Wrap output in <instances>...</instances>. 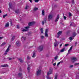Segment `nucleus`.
Instances as JSON below:
<instances>
[{
    "instance_id": "obj_1",
    "label": "nucleus",
    "mask_w": 79,
    "mask_h": 79,
    "mask_svg": "<svg viewBox=\"0 0 79 79\" xmlns=\"http://www.w3.org/2000/svg\"><path fill=\"white\" fill-rule=\"evenodd\" d=\"M52 73H53V70L50 69L49 71L47 73V76L46 77L47 79H52V78L51 77H49V76H48V75H50V74H52Z\"/></svg>"
},
{
    "instance_id": "obj_2",
    "label": "nucleus",
    "mask_w": 79,
    "mask_h": 79,
    "mask_svg": "<svg viewBox=\"0 0 79 79\" xmlns=\"http://www.w3.org/2000/svg\"><path fill=\"white\" fill-rule=\"evenodd\" d=\"M10 47H11V45H9L6 51L5 52L4 55H7V53H8L7 52H9V50H10Z\"/></svg>"
},
{
    "instance_id": "obj_3",
    "label": "nucleus",
    "mask_w": 79,
    "mask_h": 79,
    "mask_svg": "<svg viewBox=\"0 0 79 79\" xmlns=\"http://www.w3.org/2000/svg\"><path fill=\"white\" fill-rule=\"evenodd\" d=\"M38 49L39 50H40V51H42L43 50V49H44V45H41V46H40L38 47Z\"/></svg>"
},
{
    "instance_id": "obj_4",
    "label": "nucleus",
    "mask_w": 79,
    "mask_h": 79,
    "mask_svg": "<svg viewBox=\"0 0 79 79\" xmlns=\"http://www.w3.org/2000/svg\"><path fill=\"white\" fill-rule=\"evenodd\" d=\"M71 60L73 63H74L75 61H76L77 60L76 58L75 57L72 58Z\"/></svg>"
},
{
    "instance_id": "obj_5",
    "label": "nucleus",
    "mask_w": 79,
    "mask_h": 79,
    "mask_svg": "<svg viewBox=\"0 0 79 79\" xmlns=\"http://www.w3.org/2000/svg\"><path fill=\"white\" fill-rule=\"evenodd\" d=\"M47 17H45L43 21H42V25L44 26V23H47Z\"/></svg>"
},
{
    "instance_id": "obj_6",
    "label": "nucleus",
    "mask_w": 79,
    "mask_h": 79,
    "mask_svg": "<svg viewBox=\"0 0 79 79\" xmlns=\"http://www.w3.org/2000/svg\"><path fill=\"white\" fill-rule=\"evenodd\" d=\"M24 28L25 29H23V30L22 31V32H26V31H28V29H29V26L26 27H25Z\"/></svg>"
},
{
    "instance_id": "obj_7",
    "label": "nucleus",
    "mask_w": 79,
    "mask_h": 79,
    "mask_svg": "<svg viewBox=\"0 0 79 79\" xmlns=\"http://www.w3.org/2000/svg\"><path fill=\"white\" fill-rule=\"evenodd\" d=\"M40 74H41V70L39 69L36 71V75L38 76Z\"/></svg>"
},
{
    "instance_id": "obj_8",
    "label": "nucleus",
    "mask_w": 79,
    "mask_h": 79,
    "mask_svg": "<svg viewBox=\"0 0 79 79\" xmlns=\"http://www.w3.org/2000/svg\"><path fill=\"white\" fill-rule=\"evenodd\" d=\"M16 45L17 47H20L21 44L20 43V42H19V41H17L16 43Z\"/></svg>"
},
{
    "instance_id": "obj_9",
    "label": "nucleus",
    "mask_w": 79,
    "mask_h": 79,
    "mask_svg": "<svg viewBox=\"0 0 79 79\" xmlns=\"http://www.w3.org/2000/svg\"><path fill=\"white\" fill-rule=\"evenodd\" d=\"M53 16L52 15L49 14L48 16V19L50 20L52 19V18H53Z\"/></svg>"
},
{
    "instance_id": "obj_10",
    "label": "nucleus",
    "mask_w": 79,
    "mask_h": 79,
    "mask_svg": "<svg viewBox=\"0 0 79 79\" xmlns=\"http://www.w3.org/2000/svg\"><path fill=\"white\" fill-rule=\"evenodd\" d=\"M34 24H35V22H30L28 23V26H33V25H34Z\"/></svg>"
},
{
    "instance_id": "obj_11",
    "label": "nucleus",
    "mask_w": 79,
    "mask_h": 79,
    "mask_svg": "<svg viewBox=\"0 0 79 79\" xmlns=\"http://www.w3.org/2000/svg\"><path fill=\"white\" fill-rule=\"evenodd\" d=\"M59 18H60V15L58 14L57 15V17L56 19V20L55 21V22H57V21H58V20H59Z\"/></svg>"
},
{
    "instance_id": "obj_12",
    "label": "nucleus",
    "mask_w": 79,
    "mask_h": 79,
    "mask_svg": "<svg viewBox=\"0 0 79 79\" xmlns=\"http://www.w3.org/2000/svg\"><path fill=\"white\" fill-rule=\"evenodd\" d=\"M48 29H46L45 31V37H48Z\"/></svg>"
},
{
    "instance_id": "obj_13",
    "label": "nucleus",
    "mask_w": 79,
    "mask_h": 79,
    "mask_svg": "<svg viewBox=\"0 0 79 79\" xmlns=\"http://www.w3.org/2000/svg\"><path fill=\"white\" fill-rule=\"evenodd\" d=\"M61 34H62V31H59L57 33L58 36L57 37V38H59L60 37V35H61Z\"/></svg>"
},
{
    "instance_id": "obj_14",
    "label": "nucleus",
    "mask_w": 79,
    "mask_h": 79,
    "mask_svg": "<svg viewBox=\"0 0 79 79\" xmlns=\"http://www.w3.org/2000/svg\"><path fill=\"white\" fill-rule=\"evenodd\" d=\"M0 66H1V67H3V68H6V67H8V65H7V64H3V65H2Z\"/></svg>"
},
{
    "instance_id": "obj_15",
    "label": "nucleus",
    "mask_w": 79,
    "mask_h": 79,
    "mask_svg": "<svg viewBox=\"0 0 79 79\" xmlns=\"http://www.w3.org/2000/svg\"><path fill=\"white\" fill-rule=\"evenodd\" d=\"M21 39L22 40H25L26 39V37L23 36L22 38H21Z\"/></svg>"
},
{
    "instance_id": "obj_16",
    "label": "nucleus",
    "mask_w": 79,
    "mask_h": 79,
    "mask_svg": "<svg viewBox=\"0 0 79 79\" xmlns=\"http://www.w3.org/2000/svg\"><path fill=\"white\" fill-rule=\"evenodd\" d=\"M64 51H65V48H64L60 51V52L63 53V52H64Z\"/></svg>"
},
{
    "instance_id": "obj_17",
    "label": "nucleus",
    "mask_w": 79,
    "mask_h": 79,
    "mask_svg": "<svg viewBox=\"0 0 79 79\" xmlns=\"http://www.w3.org/2000/svg\"><path fill=\"white\" fill-rule=\"evenodd\" d=\"M22 75H23V73H19L18 74V76H19V77H21Z\"/></svg>"
},
{
    "instance_id": "obj_18",
    "label": "nucleus",
    "mask_w": 79,
    "mask_h": 79,
    "mask_svg": "<svg viewBox=\"0 0 79 79\" xmlns=\"http://www.w3.org/2000/svg\"><path fill=\"white\" fill-rule=\"evenodd\" d=\"M9 5L10 8V9H12V6L11 3L10 2L9 3Z\"/></svg>"
},
{
    "instance_id": "obj_19",
    "label": "nucleus",
    "mask_w": 79,
    "mask_h": 79,
    "mask_svg": "<svg viewBox=\"0 0 79 79\" xmlns=\"http://www.w3.org/2000/svg\"><path fill=\"white\" fill-rule=\"evenodd\" d=\"M76 33L75 32L73 33L72 37H73V39H74V37H75V36H76Z\"/></svg>"
},
{
    "instance_id": "obj_20",
    "label": "nucleus",
    "mask_w": 79,
    "mask_h": 79,
    "mask_svg": "<svg viewBox=\"0 0 79 79\" xmlns=\"http://www.w3.org/2000/svg\"><path fill=\"white\" fill-rule=\"evenodd\" d=\"M70 26H73V27H75V24H74V23H71Z\"/></svg>"
},
{
    "instance_id": "obj_21",
    "label": "nucleus",
    "mask_w": 79,
    "mask_h": 79,
    "mask_svg": "<svg viewBox=\"0 0 79 79\" xmlns=\"http://www.w3.org/2000/svg\"><path fill=\"white\" fill-rule=\"evenodd\" d=\"M19 60L20 63H23V62H24L23 60H22L21 59H19Z\"/></svg>"
},
{
    "instance_id": "obj_22",
    "label": "nucleus",
    "mask_w": 79,
    "mask_h": 79,
    "mask_svg": "<svg viewBox=\"0 0 79 79\" xmlns=\"http://www.w3.org/2000/svg\"><path fill=\"white\" fill-rule=\"evenodd\" d=\"M42 15L43 16L45 15V11L44 10H42Z\"/></svg>"
},
{
    "instance_id": "obj_23",
    "label": "nucleus",
    "mask_w": 79,
    "mask_h": 79,
    "mask_svg": "<svg viewBox=\"0 0 79 79\" xmlns=\"http://www.w3.org/2000/svg\"><path fill=\"white\" fill-rule=\"evenodd\" d=\"M15 36H13L12 37V38L11 39V41H13V40H15Z\"/></svg>"
},
{
    "instance_id": "obj_24",
    "label": "nucleus",
    "mask_w": 79,
    "mask_h": 79,
    "mask_svg": "<svg viewBox=\"0 0 79 79\" xmlns=\"http://www.w3.org/2000/svg\"><path fill=\"white\" fill-rule=\"evenodd\" d=\"M8 26H9V23H7L6 24L5 27H8Z\"/></svg>"
},
{
    "instance_id": "obj_25",
    "label": "nucleus",
    "mask_w": 79,
    "mask_h": 79,
    "mask_svg": "<svg viewBox=\"0 0 79 79\" xmlns=\"http://www.w3.org/2000/svg\"><path fill=\"white\" fill-rule=\"evenodd\" d=\"M38 10V8L35 7V8H34L33 10V11H37V10Z\"/></svg>"
},
{
    "instance_id": "obj_26",
    "label": "nucleus",
    "mask_w": 79,
    "mask_h": 79,
    "mask_svg": "<svg viewBox=\"0 0 79 79\" xmlns=\"http://www.w3.org/2000/svg\"><path fill=\"white\" fill-rule=\"evenodd\" d=\"M35 56V52H34L33 54V56H32V57L33 58H34Z\"/></svg>"
},
{
    "instance_id": "obj_27",
    "label": "nucleus",
    "mask_w": 79,
    "mask_h": 79,
    "mask_svg": "<svg viewBox=\"0 0 79 79\" xmlns=\"http://www.w3.org/2000/svg\"><path fill=\"white\" fill-rule=\"evenodd\" d=\"M58 43H54V46L55 47H56V46H58Z\"/></svg>"
},
{
    "instance_id": "obj_28",
    "label": "nucleus",
    "mask_w": 79,
    "mask_h": 79,
    "mask_svg": "<svg viewBox=\"0 0 79 79\" xmlns=\"http://www.w3.org/2000/svg\"><path fill=\"white\" fill-rule=\"evenodd\" d=\"M73 37H74L73 36L71 37H70L69 38V39L70 40H73Z\"/></svg>"
},
{
    "instance_id": "obj_29",
    "label": "nucleus",
    "mask_w": 79,
    "mask_h": 79,
    "mask_svg": "<svg viewBox=\"0 0 79 79\" xmlns=\"http://www.w3.org/2000/svg\"><path fill=\"white\" fill-rule=\"evenodd\" d=\"M72 49H73V46H71V48L69 50L68 52H70V51L72 50Z\"/></svg>"
},
{
    "instance_id": "obj_30",
    "label": "nucleus",
    "mask_w": 79,
    "mask_h": 79,
    "mask_svg": "<svg viewBox=\"0 0 79 79\" xmlns=\"http://www.w3.org/2000/svg\"><path fill=\"white\" fill-rule=\"evenodd\" d=\"M30 69H31L30 68V67H28L27 68V70L28 71V73H29V71H30Z\"/></svg>"
},
{
    "instance_id": "obj_31",
    "label": "nucleus",
    "mask_w": 79,
    "mask_h": 79,
    "mask_svg": "<svg viewBox=\"0 0 79 79\" xmlns=\"http://www.w3.org/2000/svg\"><path fill=\"white\" fill-rule=\"evenodd\" d=\"M29 6L27 5H26L25 8V10H27V8H29Z\"/></svg>"
},
{
    "instance_id": "obj_32",
    "label": "nucleus",
    "mask_w": 79,
    "mask_h": 79,
    "mask_svg": "<svg viewBox=\"0 0 79 79\" xmlns=\"http://www.w3.org/2000/svg\"><path fill=\"white\" fill-rule=\"evenodd\" d=\"M6 44V43L4 42L1 44V46H3L4 45H5Z\"/></svg>"
},
{
    "instance_id": "obj_33",
    "label": "nucleus",
    "mask_w": 79,
    "mask_h": 79,
    "mask_svg": "<svg viewBox=\"0 0 79 79\" xmlns=\"http://www.w3.org/2000/svg\"><path fill=\"white\" fill-rule=\"evenodd\" d=\"M58 58V56H56L55 58L54 59L55 60H57V58Z\"/></svg>"
},
{
    "instance_id": "obj_34",
    "label": "nucleus",
    "mask_w": 79,
    "mask_h": 79,
    "mask_svg": "<svg viewBox=\"0 0 79 79\" xmlns=\"http://www.w3.org/2000/svg\"><path fill=\"white\" fill-rule=\"evenodd\" d=\"M40 31H41V34H43V28H41Z\"/></svg>"
},
{
    "instance_id": "obj_35",
    "label": "nucleus",
    "mask_w": 79,
    "mask_h": 79,
    "mask_svg": "<svg viewBox=\"0 0 79 79\" xmlns=\"http://www.w3.org/2000/svg\"><path fill=\"white\" fill-rule=\"evenodd\" d=\"M74 8H75V9H76V13H77V12H78V11L77 9V8H76V7H74Z\"/></svg>"
},
{
    "instance_id": "obj_36",
    "label": "nucleus",
    "mask_w": 79,
    "mask_h": 79,
    "mask_svg": "<svg viewBox=\"0 0 79 79\" xmlns=\"http://www.w3.org/2000/svg\"><path fill=\"white\" fill-rule=\"evenodd\" d=\"M55 79H57V77H58V75H57V74H56L55 75Z\"/></svg>"
},
{
    "instance_id": "obj_37",
    "label": "nucleus",
    "mask_w": 79,
    "mask_h": 79,
    "mask_svg": "<svg viewBox=\"0 0 79 79\" xmlns=\"http://www.w3.org/2000/svg\"><path fill=\"white\" fill-rule=\"evenodd\" d=\"M10 25L11 26H13V24H12V23H13V22H12V20H10Z\"/></svg>"
},
{
    "instance_id": "obj_38",
    "label": "nucleus",
    "mask_w": 79,
    "mask_h": 79,
    "mask_svg": "<svg viewBox=\"0 0 79 79\" xmlns=\"http://www.w3.org/2000/svg\"><path fill=\"white\" fill-rule=\"evenodd\" d=\"M6 16H7V14L4 15H3V18H5V17H6Z\"/></svg>"
},
{
    "instance_id": "obj_39",
    "label": "nucleus",
    "mask_w": 79,
    "mask_h": 79,
    "mask_svg": "<svg viewBox=\"0 0 79 79\" xmlns=\"http://www.w3.org/2000/svg\"><path fill=\"white\" fill-rule=\"evenodd\" d=\"M19 72H21V71H22V69H21L20 68H19Z\"/></svg>"
},
{
    "instance_id": "obj_40",
    "label": "nucleus",
    "mask_w": 79,
    "mask_h": 79,
    "mask_svg": "<svg viewBox=\"0 0 79 79\" xmlns=\"http://www.w3.org/2000/svg\"><path fill=\"white\" fill-rule=\"evenodd\" d=\"M69 16H72V14H71V13H69Z\"/></svg>"
},
{
    "instance_id": "obj_41",
    "label": "nucleus",
    "mask_w": 79,
    "mask_h": 79,
    "mask_svg": "<svg viewBox=\"0 0 79 79\" xmlns=\"http://www.w3.org/2000/svg\"><path fill=\"white\" fill-rule=\"evenodd\" d=\"M63 16H64V20H66V16H64V15H63Z\"/></svg>"
},
{
    "instance_id": "obj_42",
    "label": "nucleus",
    "mask_w": 79,
    "mask_h": 79,
    "mask_svg": "<svg viewBox=\"0 0 79 79\" xmlns=\"http://www.w3.org/2000/svg\"><path fill=\"white\" fill-rule=\"evenodd\" d=\"M79 64V63H75V66H77V65H78Z\"/></svg>"
},
{
    "instance_id": "obj_43",
    "label": "nucleus",
    "mask_w": 79,
    "mask_h": 79,
    "mask_svg": "<svg viewBox=\"0 0 79 79\" xmlns=\"http://www.w3.org/2000/svg\"><path fill=\"white\" fill-rule=\"evenodd\" d=\"M15 13H19V11L18 10H16Z\"/></svg>"
},
{
    "instance_id": "obj_44",
    "label": "nucleus",
    "mask_w": 79,
    "mask_h": 79,
    "mask_svg": "<svg viewBox=\"0 0 79 79\" xmlns=\"http://www.w3.org/2000/svg\"><path fill=\"white\" fill-rule=\"evenodd\" d=\"M30 59V57H29V56H27V59L28 60H29Z\"/></svg>"
},
{
    "instance_id": "obj_45",
    "label": "nucleus",
    "mask_w": 79,
    "mask_h": 79,
    "mask_svg": "<svg viewBox=\"0 0 79 79\" xmlns=\"http://www.w3.org/2000/svg\"><path fill=\"white\" fill-rule=\"evenodd\" d=\"M68 45H69V44H65V47H67V46H68Z\"/></svg>"
},
{
    "instance_id": "obj_46",
    "label": "nucleus",
    "mask_w": 79,
    "mask_h": 79,
    "mask_svg": "<svg viewBox=\"0 0 79 79\" xmlns=\"http://www.w3.org/2000/svg\"><path fill=\"white\" fill-rule=\"evenodd\" d=\"M73 65H70L69 67V68H73Z\"/></svg>"
},
{
    "instance_id": "obj_47",
    "label": "nucleus",
    "mask_w": 79,
    "mask_h": 79,
    "mask_svg": "<svg viewBox=\"0 0 79 79\" xmlns=\"http://www.w3.org/2000/svg\"><path fill=\"white\" fill-rule=\"evenodd\" d=\"M39 1V0H35V2H38Z\"/></svg>"
},
{
    "instance_id": "obj_48",
    "label": "nucleus",
    "mask_w": 79,
    "mask_h": 79,
    "mask_svg": "<svg viewBox=\"0 0 79 79\" xmlns=\"http://www.w3.org/2000/svg\"><path fill=\"white\" fill-rule=\"evenodd\" d=\"M7 59H9V60H12V58H11L8 57V58H7Z\"/></svg>"
},
{
    "instance_id": "obj_49",
    "label": "nucleus",
    "mask_w": 79,
    "mask_h": 79,
    "mask_svg": "<svg viewBox=\"0 0 79 79\" xmlns=\"http://www.w3.org/2000/svg\"><path fill=\"white\" fill-rule=\"evenodd\" d=\"M60 64V62L58 63L57 65V66H58V65H59V64Z\"/></svg>"
},
{
    "instance_id": "obj_50",
    "label": "nucleus",
    "mask_w": 79,
    "mask_h": 79,
    "mask_svg": "<svg viewBox=\"0 0 79 79\" xmlns=\"http://www.w3.org/2000/svg\"><path fill=\"white\" fill-rule=\"evenodd\" d=\"M17 29H19V26L18 25L17 26Z\"/></svg>"
},
{
    "instance_id": "obj_51",
    "label": "nucleus",
    "mask_w": 79,
    "mask_h": 79,
    "mask_svg": "<svg viewBox=\"0 0 79 79\" xmlns=\"http://www.w3.org/2000/svg\"><path fill=\"white\" fill-rule=\"evenodd\" d=\"M3 38L4 37L3 36L0 37V39H3Z\"/></svg>"
},
{
    "instance_id": "obj_52",
    "label": "nucleus",
    "mask_w": 79,
    "mask_h": 79,
    "mask_svg": "<svg viewBox=\"0 0 79 79\" xmlns=\"http://www.w3.org/2000/svg\"><path fill=\"white\" fill-rule=\"evenodd\" d=\"M56 63H55L53 64V65H54V66H55L56 65Z\"/></svg>"
},
{
    "instance_id": "obj_53",
    "label": "nucleus",
    "mask_w": 79,
    "mask_h": 79,
    "mask_svg": "<svg viewBox=\"0 0 79 79\" xmlns=\"http://www.w3.org/2000/svg\"><path fill=\"white\" fill-rule=\"evenodd\" d=\"M71 53V52H70V51L68 52L67 55H68V54H69V53Z\"/></svg>"
},
{
    "instance_id": "obj_54",
    "label": "nucleus",
    "mask_w": 79,
    "mask_h": 79,
    "mask_svg": "<svg viewBox=\"0 0 79 79\" xmlns=\"http://www.w3.org/2000/svg\"><path fill=\"white\" fill-rule=\"evenodd\" d=\"M44 36H42L41 37V39H44Z\"/></svg>"
},
{
    "instance_id": "obj_55",
    "label": "nucleus",
    "mask_w": 79,
    "mask_h": 79,
    "mask_svg": "<svg viewBox=\"0 0 79 79\" xmlns=\"http://www.w3.org/2000/svg\"><path fill=\"white\" fill-rule=\"evenodd\" d=\"M72 3H73H73H74V0H73L72 1Z\"/></svg>"
},
{
    "instance_id": "obj_56",
    "label": "nucleus",
    "mask_w": 79,
    "mask_h": 79,
    "mask_svg": "<svg viewBox=\"0 0 79 79\" xmlns=\"http://www.w3.org/2000/svg\"><path fill=\"white\" fill-rule=\"evenodd\" d=\"M29 1L31 3H32V0H29Z\"/></svg>"
},
{
    "instance_id": "obj_57",
    "label": "nucleus",
    "mask_w": 79,
    "mask_h": 79,
    "mask_svg": "<svg viewBox=\"0 0 79 79\" xmlns=\"http://www.w3.org/2000/svg\"><path fill=\"white\" fill-rule=\"evenodd\" d=\"M77 42H76L75 43V46H76V45H77Z\"/></svg>"
},
{
    "instance_id": "obj_58",
    "label": "nucleus",
    "mask_w": 79,
    "mask_h": 79,
    "mask_svg": "<svg viewBox=\"0 0 79 79\" xmlns=\"http://www.w3.org/2000/svg\"><path fill=\"white\" fill-rule=\"evenodd\" d=\"M59 63H60H60H63V61H61Z\"/></svg>"
},
{
    "instance_id": "obj_59",
    "label": "nucleus",
    "mask_w": 79,
    "mask_h": 79,
    "mask_svg": "<svg viewBox=\"0 0 79 79\" xmlns=\"http://www.w3.org/2000/svg\"><path fill=\"white\" fill-rule=\"evenodd\" d=\"M4 73H5V72H2L1 73L2 74H4Z\"/></svg>"
},
{
    "instance_id": "obj_60",
    "label": "nucleus",
    "mask_w": 79,
    "mask_h": 79,
    "mask_svg": "<svg viewBox=\"0 0 79 79\" xmlns=\"http://www.w3.org/2000/svg\"><path fill=\"white\" fill-rule=\"evenodd\" d=\"M53 61H54V60L53 59H52V63H53Z\"/></svg>"
},
{
    "instance_id": "obj_61",
    "label": "nucleus",
    "mask_w": 79,
    "mask_h": 79,
    "mask_svg": "<svg viewBox=\"0 0 79 79\" xmlns=\"http://www.w3.org/2000/svg\"><path fill=\"white\" fill-rule=\"evenodd\" d=\"M61 46H62V44H61L60 45V47H61Z\"/></svg>"
},
{
    "instance_id": "obj_62",
    "label": "nucleus",
    "mask_w": 79,
    "mask_h": 79,
    "mask_svg": "<svg viewBox=\"0 0 79 79\" xmlns=\"http://www.w3.org/2000/svg\"><path fill=\"white\" fill-rule=\"evenodd\" d=\"M2 13V10H1L0 9V13Z\"/></svg>"
},
{
    "instance_id": "obj_63",
    "label": "nucleus",
    "mask_w": 79,
    "mask_h": 79,
    "mask_svg": "<svg viewBox=\"0 0 79 79\" xmlns=\"http://www.w3.org/2000/svg\"><path fill=\"white\" fill-rule=\"evenodd\" d=\"M8 11H10V8H8Z\"/></svg>"
},
{
    "instance_id": "obj_64",
    "label": "nucleus",
    "mask_w": 79,
    "mask_h": 79,
    "mask_svg": "<svg viewBox=\"0 0 79 79\" xmlns=\"http://www.w3.org/2000/svg\"><path fill=\"white\" fill-rule=\"evenodd\" d=\"M54 40L56 42V39H55Z\"/></svg>"
}]
</instances>
